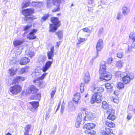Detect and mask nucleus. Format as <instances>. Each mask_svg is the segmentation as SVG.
Masks as SVG:
<instances>
[{
    "label": "nucleus",
    "mask_w": 135,
    "mask_h": 135,
    "mask_svg": "<svg viewBox=\"0 0 135 135\" xmlns=\"http://www.w3.org/2000/svg\"><path fill=\"white\" fill-rule=\"evenodd\" d=\"M29 56L31 58L33 57L34 55V53L33 52H30L29 54Z\"/></svg>",
    "instance_id": "nucleus-51"
},
{
    "label": "nucleus",
    "mask_w": 135,
    "mask_h": 135,
    "mask_svg": "<svg viewBox=\"0 0 135 135\" xmlns=\"http://www.w3.org/2000/svg\"><path fill=\"white\" fill-rule=\"evenodd\" d=\"M108 114L107 118L112 121H114L117 118L115 114V111L114 109H109L107 111Z\"/></svg>",
    "instance_id": "nucleus-10"
},
{
    "label": "nucleus",
    "mask_w": 135,
    "mask_h": 135,
    "mask_svg": "<svg viewBox=\"0 0 135 135\" xmlns=\"http://www.w3.org/2000/svg\"><path fill=\"white\" fill-rule=\"evenodd\" d=\"M31 126V124L27 125L25 128V132L24 135H29L28 134Z\"/></svg>",
    "instance_id": "nucleus-23"
},
{
    "label": "nucleus",
    "mask_w": 135,
    "mask_h": 135,
    "mask_svg": "<svg viewBox=\"0 0 135 135\" xmlns=\"http://www.w3.org/2000/svg\"><path fill=\"white\" fill-rule=\"evenodd\" d=\"M83 30L85 32H90V30L88 27H85L83 28Z\"/></svg>",
    "instance_id": "nucleus-46"
},
{
    "label": "nucleus",
    "mask_w": 135,
    "mask_h": 135,
    "mask_svg": "<svg viewBox=\"0 0 135 135\" xmlns=\"http://www.w3.org/2000/svg\"><path fill=\"white\" fill-rule=\"evenodd\" d=\"M129 37L133 41H135V34L133 32L131 33L130 34Z\"/></svg>",
    "instance_id": "nucleus-33"
},
{
    "label": "nucleus",
    "mask_w": 135,
    "mask_h": 135,
    "mask_svg": "<svg viewBox=\"0 0 135 135\" xmlns=\"http://www.w3.org/2000/svg\"><path fill=\"white\" fill-rule=\"evenodd\" d=\"M47 74V73H46L43 74L41 76L38 78V79L40 80H42L46 76Z\"/></svg>",
    "instance_id": "nucleus-42"
},
{
    "label": "nucleus",
    "mask_w": 135,
    "mask_h": 135,
    "mask_svg": "<svg viewBox=\"0 0 135 135\" xmlns=\"http://www.w3.org/2000/svg\"><path fill=\"white\" fill-rule=\"evenodd\" d=\"M73 6V4H72L71 5V6Z\"/></svg>",
    "instance_id": "nucleus-64"
},
{
    "label": "nucleus",
    "mask_w": 135,
    "mask_h": 135,
    "mask_svg": "<svg viewBox=\"0 0 135 135\" xmlns=\"http://www.w3.org/2000/svg\"><path fill=\"white\" fill-rule=\"evenodd\" d=\"M28 68V67L26 66L22 68L21 69L20 71V74H22L26 72L27 71V70Z\"/></svg>",
    "instance_id": "nucleus-29"
},
{
    "label": "nucleus",
    "mask_w": 135,
    "mask_h": 135,
    "mask_svg": "<svg viewBox=\"0 0 135 135\" xmlns=\"http://www.w3.org/2000/svg\"><path fill=\"white\" fill-rule=\"evenodd\" d=\"M38 30L36 29H33L31 30L27 35V37L30 40H34L37 37L35 35L36 33Z\"/></svg>",
    "instance_id": "nucleus-11"
},
{
    "label": "nucleus",
    "mask_w": 135,
    "mask_h": 135,
    "mask_svg": "<svg viewBox=\"0 0 135 135\" xmlns=\"http://www.w3.org/2000/svg\"><path fill=\"white\" fill-rule=\"evenodd\" d=\"M59 39H61L63 37L62 33L61 31H59L56 33Z\"/></svg>",
    "instance_id": "nucleus-31"
},
{
    "label": "nucleus",
    "mask_w": 135,
    "mask_h": 135,
    "mask_svg": "<svg viewBox=\"0 0 135 135\" xmlns=\"http://www.w3.org/2000/svg\"><path fill=\"white\" fill-rule=\"evenodd\" d=\"M133 111L134 112H135V108L133 109Z\"/></svg>",
    "instance_id": "nucleus-63"
},
{
    "label": "nucleus",
    "mask_w": 135,
    "mask_h": 135,
    "mask_svg": "<svg viewBox=\"0 0 135 135\" xmlns=\"http://www.w3.org/2000/svg\"><path fill=\"white\" fill-rule=\"evenodd\" d=\"M82 114L81 113H78V115L77 117L76 120L81 121L82 117Z\"/></svg>",
    "instance_id": "nucleus-36"
},
{
    "label": "nucleus",
    "mask_w": 135,
    "mask_h": 135,
    "mask_svg": "<svg viewBox=\"0 0 135 135\" xmlns=\"http://www.w3.org/2000/svg\"><path fill=\"white\" fill-rule=\"evenodd\" d=\"M60 43L61 41H60L56 42V45L55 46L56 47V48L59 47L60 45Z\"/></svg>",
    "instance_id": "nucleus-48"
},
{
    "label": "nucleus",
    "mask_w": 135,
    "mask_h": 135,
    "mask_svg": "<svg viewBox=\"0 0 135 135\" xmlns=\"http://www.w3.org/2000/svg\"><path fill=\"white\" fill-rule=\"evenodd\" d=\"M85 41V39L84 38H79V39L78 40V42L76 44L77 46L78 47H79L80 46L79 45L80 43L83 42Z\"/></svg>",
    "instance_id": "nucleus-35"
},
{
    "label": "nucleus",
    "mask_w": 135,
    "mask_h": 135,
    "mask_svg": "<svg viewBox=\"0 0 135 135\" xmlns=\"http://www.w3.org/2000/svg\"><path fill=\"white\" fill-rule=\"evenodd\" d=\"M32 25H27L24 27L23 30L26 31V32H25L26 33L28 32V31L32 27Z\"/></svg>",
    "instance_id": "nucleus-30"
},
{
    "label": "nucleus",
    "mask_w": 135,
    "mask_h": 135,
    "mask_svg": "<svg viewBox=\"0 0 135 135\" xmlns=\"http://www.w3.org/2000/svg\"><path fill=\"white\" fill-rule=\"evenodd\" d=\"M96 126L95 124L92 123H88L84 125L83 129H85L84 133L87 135H95L96 134V132L92 129L94 128Z\"/></svg>",
    "instance_id": "nucleus-7"
},
{
    "label": "nucleus",
    "mask_w": 135,
    "mask_h": 135,
    "mask_svg": "<svg viewBox=\"0 0 135 135\" xmlns=\"http://www.w3.org/2000/svg\"><path fill=\"white\" fill-rule=\"evenodd\" d=\"M54 55V47L52 46L50 49V51H48L47 52V56L48 59L53 60V59Z\"/></svg>",
    "instance_id": "nucleus-12"
},
{
    "label": "nucleus",
    "mask_w": 135,
    "mask_h": 135,
    "mask_svg": "<svg viewBox=\"0 0 135 135\" xmlns=\"http://www.w3.org/2000/svg\"><path fill=\"white\" fill-rule=\"evenodd\" d=\"M122 16V14L121 13H119L118 14L117 16V18L118 20H120Z\"/></svg>",
    "instance_id": "nucleus-49"
},
{
    "label": "nucleus",
    "mask_w": 135,
    "mask_h": 135,
    "mask_svg": "<svg viewBox=\"0 0 135 135\" xmlns=\"http://www.w3.org/2000/svg\"><path fill=\"white\" fill-rule=\"evenodd\" d=\"M88 119L89 120H91L95 117V114L93 113H89L87 115H86Z\"/></svg>",
    "instance_id": "nucleus-26"
},
{
    "label": "nucleus",
    "mask_w": 135,
    "mask_h": 135,
    "mask_svg": "<svg viewBox=\"0 0 135 135\" xmlns=\"http://www.w3.org/2000/svg\"><path fill=\"white\" fill-rule=\"evenodd\" d=\"M81 98V95L79 93H76L74 95L73 98V102L75 104H78Z\"/></svg>",
    "instance_id": "nucleus-17"
},
{
    "label": "nucleus",
    "mask_w": 135,
    "mask_h": 135,
    "mask_svg": "<svg viewBox=\"0 0 135 135\" xmlns=\"http://www.w3.org/2000/svg\"><path fill=\"white\" fill-rule=\"evenodd\" d=\"M23 42L24 41L23 40H16L14 41L13 45L15 47L17 46L22 45Z\"/></svg>",
    "instance_id": "nucleus-21"
},
{
    "label": "nucleus",
    "mask_w": 135,
    "mask_h": 135,
    "mask_svg": "<svg viewBox=\"0 0 135 135\" xmlns=\"http://www.w3.org/2000/svg\"><path fill=\"white\" fill-rule=\"evenodd\" d=\"M39 80H40L38 79V78L37 79H35L33 80V83H36L37 81Z\"/></svg>",
    "instance_id": "nucleus-55"
},
{
    "label": "nucleus",
    "mask_w": 135,
    "mask_h": 135,
    "mask_svg": "<svg viewBox=\"0 0 135 135\" xmlns=\"http://www.w3.org/2000/svg\"><path fill=\"white\" fill-rule=\"evenodd\" d=\"M132 117V115L130 114H129L127 116V118L128 119H131Z\"/></svg>",
    "instance_id": "nucleus-50"
},
{
    "label": "nucleus",
    "mask_w": 135,
    "mask_h": 135,
    "mask_svg": "<svg viewBox=\"0 0 135 135\" xmlns=\"http://www.w3.org/2000/svg\"><path fill=\"white\" fill-rule=\"evenodd\" d=\"M81 122L76 120L75 124V126L76 127H78L79 126Z\"/></svg>",
    "instance_id": "nucleus-45"
},
{
    "label": "nucleus",
    "mask_w": 135,
    "mask_h": 135,
    "mask_svg": "<svg viewBox=\"0 0 135 135\" xmlns=\"http://www.w3.org/2000/svg\"><path fill=\"white\" fill-rule=\"evenodd\" d=\"M115 44L114 43H113L112 44V46L113 47V46H114Z\"/></svg>",
    "instance_id": "nucleus-60"
},
{
    "label": "nucleus",
    "mask_w": 135,
    "mask_h": 135,
    "mask_svg": "<svg viewBox=\"0 0 135 135\" xmlns=\"http://www.w3.org/2000/svg\"><path fill=\"white\" fill-rule=\"evenodd\" d=\"M42 83V82H40V85L39 86H40L41 84Z\"/></svg>",
    "instance_id": "nucleus-62"
},
{
    "label": "nucleus",
    "mask_w": 135,
    "mask_h": 135,
    "mask_svg": "<svg viewBox=\"0 0 135 135\" xmlns=\"http://www.w3.org/2000/svg\"><path fill=\"white\" fill-rule=\"evenodd\" d=\"M17 70V69H16L15 70L13 68H11L9 70V71H10V74L11 76H13L15 75Z\"/></svg>",
    "instance_id": "nucleus-27"
},
{
    "label": "nucleus",
    "mask_w": 135,
    "mask_h": 135,
    "mask_svg": "<svg viewBox=\"0 0 135 135\" xmlns=\"http://www.w3.org/2000/svg\"><path fill=\"white\" fill-rule=\"evenodd\" d=\"M109 105L107 102L105 101L102 102L101 107L104 109H106L109 108Z\"/></svg>",
    "instance_id": "nucleus-24"
},
{
    "label": "nucleus",
    "mask_w": 135,
    "mask_h": 135,
    "mask_svg": "<svg viewBox=\"0 0 135 135\" xmlns=\"http://www.w3.org/2000/svg\"><path fill=\"white\" fill-rule=\"evenodd\" d=\"M117 57L119 58H121L123 56V53L122 51H120L117 53Z\"/></svg>",
    "instance_id": "nucleus-38"
},
{
    "label": "nucleus",
    "mask_w": 135,
    "mask_h": 135,
    "mask_svg": "<svg viewBox=\"0 0 135 135\" xmlns=\"http://www.w3.org/2000/svg\"><path fill=\"white\" fill-rule=\"evenodd\" d=\"M114 93L116 96L118 95L119 94L118 91L117 90H115L114 91Z\"/></svg>",
    "instance_id": "nucleus-54"
},
{
    "label": "nucleus",
    "mask_w": 135,
    "mask_h": 135,
    "mask_svg": "<svg viewBox=\"0 0 135 135\" xmlns=\"http://www.w3.org/2000/svg\"><path fill=\"white\" fill-rule=\"evenodd\" d=\"M105 88L109 90L110 91L113 90V87L112 85L109 83H107L105 84Z\"/></svg>",
    "instance_id": "nucleus-28"
},
{
    "label": "nucleus",
    "mask_w": 135,
    "mask_h": 135,
    "mask_svg": "<svg viewBox=\"0 0 135 135\" xmlns=\"http://www.w3.org/2000/svg\"><path fill=\"white\" fill-rule=\"evenodd\" d=\"M50 17V15L49 13L44 15L41 17V22H44L46 20Z\"/></svg>",
    "instance_id": "nucleus-25"
},
{
    "label": "nucleus",
    "mask_w": 135,
    "mask_h": 135,
    "mask_svg": "<svg viewBox=\"0 0 135 135\" xmlns=\"http://www.w3.org/2000/svg\"><path fill=\"white\" fill-rule=\"evenodd\" d=\"M47 74V73H46L43 74L41 76L38 78V79L40 80H42L46 76Z\"/></svg>",
    "instance_id": "nucleus-41"
},
{
    "label": "nucleus",
    "mask_w": 135,
    "mask_h": 135,
    "mask_svg": "<svg viewBox=\"0 0 135 135\" xmlns=\"http://www.w3.org/2000/svg\"><path fill=\"white\" fill-rule=\"evenodd\" d=\"M61 13H57L56 14V15L57 16H60L61 15Z\"/></svg>",
    "instance_id": "nucleus-58"
},
{
    "label": "nucleus",
    "mask_w": 135,
    "mask_h": 135,
    "mask_svg": "<svg viewBox=\"0 0 135 135\" xmlns=\"http://www.w3.org/2000/svg\"><path fill=\"white\" fill-rule=\"evenodd\" d=\"M50 21L52 24H49V31L50 32H55L57 28L61 25V21L58 18L56 17H52L50 19Z\"/></svg>",
    "instance_id": "nucleus-6"
},
{
    "label": "nucleus",
    "mask_w": 135,
    "mask_h": 135,
    "mask_svg": "<svg viewBox=\"0 0 135 135\" xmlns=\"http://www.w3.org/2000/svg\"><path fill=\"white\" fill-rule=\"evenodd\" d=\"M128 11V9L126 7H124L123 8L122 12L124 13H126Z\"/></svg>",
    "instance_id": "nucleus-43"
},
{
    "label": "nucleus",
    "mask_w": 135,
    "mask_h": 135,
    "mask_svg": "<svg viewBox=\"0 0 135 135\" xmlns=\"http://www.w3.org/2000/svg\"><path fill=\"white\" fill-rule=\"evenodd\" d=\"M112 99L114 103H117L119 102V100L117 97L116 98L112 97Z\"/></svg>",
    "instance_id": "nucleus-44"
},
{
    "label": "nucleus",
    "mask_w": 135,
    "mask_h": 135,
    "mask_svg": "<svg viewBox=\"0 0 135 135\" xmlns=\"http://www.w3.org/2000/svg\"><path fill=\"white\" fill-rule=\"evenodd\" d=\"M22 87L19 84H15L11 86L9 89V91L13 95H17L22 90Z\"/></svg>",
    "instance_id": "nucleus-9"
},
{
    "label": "nucleus",
    "mask_w": 135,
    "mask_h": 135,
    "mask_svg": "<svg viewBox=\"0 0 135 135\" xmlns=\"http://www.w3.org/2000/svg\"><path fill=\"white\" fill-rule=\"evenodd\" d=\"M38 3V2H32V4H33V3Z\"/></svg>",
    "instance_id": "nucleus-59"
},
{
    "label": "nucleus",
    "mask_w": 135,
    "mask_h": 135,
    "mask_svg": "<svg viewBox=\"0 0 135 135\" xmlns=\"http://www.w3.org/2000/svg\"><path fill=\"white\" fill-rule=\"evenodd\" d=\"M49 114L47 113L46 114V118L45 119H47L48 118H49Z\"/></svg>",
    "instance_id": "nucleus-56"
},
{
    "label": "nucleus",
    "mask_w": 135,
    "mask_h": 135,
    "mask_svg": "<svg viewBox=\"0 0 135 135\" xmlns=\"http://www.w3.org/2000/svg\"><path fill=\"white\" fill-rule=\"evenodd\" d=\"M99 73L100 75L99 79L101 81H107L112 78V75L110 73L106 71L105 64L100 65Z\"/></svg>",
    "instance_id": "nucleus-3"
},
{
    "label": "nucleus",
    "mask_w": 135,
    "mask_h": 135,
    "mask_svg": "<svg viewBox=\"0 0 135 135\" xmlns=\"http://www.w3.org/2000/svg\"><path fill=\"white\" fill-rule=\"evenodd\" d=\"M61 0H48L47 1V6L50 7L52 5L55 6L56 8H55L52 10L53 13L59 11L60 10V4Z\"/></svg>",
    "instance_id": "nucleus-8"
},
{
    "label": "nucleus",
    "mask_w": 135,
    "mask_h": 135,
    "mask_svg": "<svg viewBox=\"0 0 135 135\" xmlns=\"http://www.w3.org/2000/svg\"><path fill=\"white\" fill-rule=\"evenodd\" d=\"M30 4V3L29 2H27L23 4V6L22 7V8H24L27 7H28Z\"/></svg>",
    "instance_id": "nucleus-37"
},
{
    "label": "nucleus",
    "mask_w": 135,
    "mask_h": 135,
    "mask_svg": "<svg viewBox=\"0 0 135 135\" xmlns=\"http://www.w3.org/2000/svg\"><path fill=\"white\" fill-rule=\"evenodd\" d=\"M104 123L106 126L110 128H114L115 127L114 123L109 120H105L104 122Z\"/></svg>",
    "instance_id": "nucleus-18"
},
{
    "label": "nucleus",
    "mask_w": 135,
    "mask_h": 135,
    "mask_svg": "<svg viewBox=\"0 0 135 135\" xmlns=\"http://www.w3.org/2000/svg\"><path fill=\"white\" fill-rule=\"evenodd\" d=\"M103 43V41L102 39H99L98 40L96 46V48L97 53L100 51L102 49V45Z\"/></svg>",
    "instance_id": "nucleus-16"
},
{
    "label": "nucleus",
    "mask_w": 135,
    "mask_h": 135,
    "mask_svg": "<svg viewBox=\"0 0 135 135\" xmlns=\"http://www.w3.org/2000/svg\"><path fill=\"white\" fill-rule=\"evenodd\" d=\"M29 104H31L34 109L37 110L39 106V102L38 101H34L30 102Z\"/></svg>",
    "instance_id": "nucleus-19"
},
{
    "label": "nucleus",
    "mask_w": 135,
    "mask_h": 135,
    "mask_svg": "<svg viewBox=\"0 0 135 135\" xmlns=\"http://www.w3.org/2000/svg\"><path fill=\"white\" fill-rule=\"evenodd\" d=\"M61 104V101H60L57 107L56 110V111H57V110H58L59 109L60 107V105Z\"/></svg>",
    "instance_id": "nucleus-53"
},
{
    "label": "nucleus",
    "mask_w": 135,
    "mask_h": 135,
    "mask_svg": "<svg viewBox=\"0 0 135 135\" xmlns=\"http://www.w3.org/2000/svg\"><path fill=\"white\" fill-rule=\"evenodd\" d=\"M84 84L83 83H81V84L80 88V91L81 93H82L84 91Z\"/></svg>",
    "instance_id": "nucleus-40"
},
{
    "label": "nucleus",
    "mask_w": 135,
    "mask_h": 135,
    "mask_svg": "<svg viewBox=\"0 0 135 135\" xmlns=\"http://www.w3.org/2000/svg\"><path fill=\"white\" fill-rule=\"evenodd\" d=\"M116 66L119 68H121L123 66V62L121 61H117L116 63Z\"/></svg>",
    "instance_id": "nucleus-34"
},
{
    "label": "nucleus",
    "mask_w": 135,
    "mask_h": 135,
    "mask_svg": "<svg viewBox=\"0 0 135 135\" xmlns=\"http://www.w3.org/2000/svg\"><path fill=\"white\" fill-rule=\"evenodd\" d=\"M34 12V10L33 9L27 8L22 10L21 13L25 17L24 19L26 21L29 22H32L34 20L36 19L34 16H30Z\"/></svg>",
    "instance_id": "nucleus-5"
},
{
    "label": "nucleus",
    "mask_w": 135,
    "mask_h": 135,
    "mask_svg": "<svg viewBox=\"0 0 135 135\" xmlns=\"http://www.w3.org/2000/svg\"><path fill=\"white\" fill-rule=\"evenodd\" d=\"M113 58L112 57H110L108 59L107 62V64H111L113 61Z\"/></svg>",
    "instance_id": "nucleus-39"
},
{
    "label": "nucleus",
    "mask_w": 135,
    "mask_h": 135,
    "mask_svg": "<svg viewBox=\"0 0 135 135\" xmlns=\"http://www.w3.org/2000/svg\"><path fill=\"white\" fill-rule=\"evenodd\" d=\"M64 109V105H62L61 106V113H62Z\"/></svg>",
    "instance_id": "nucleus-52"
},
{
    "label": "nucleus",
    "mask_w": 135,
    "mask_h": 135,
    "mask_svg": "<svg viewBox=\"0 0 135 135\" xmlns=\"http://www.w3.org/2000/svg\"><path fill=\"white\" fill-rule=\"evenodd\" d=\"M30 61V59L26 57H23L21 58L19 61L20 64L21 65H25L28 64Z\"/></svg>",
    "instance_id": "nucleus-13"
},
{
    "label": "nucleus",
    "mask_w": 135,
    "mask_h": 135,
    "mask_svg": "<svg viewBox=\"0 0 135 135\" xmlns=\"http://www.w3.org/2000/svg\"><path fill=\"white\" fill-rule=\"evenodd\" d=\"M39 89L34 85L29 86L26 89L25 93L26 95L32 94L31 97V100H40L41 98V94L40 93H38Z\"/></svg>",
    "instance_id": "nucleus-2"
},
{
    "label": "nucleus",
    "mask_w": 135,
    "mask_h": 135,
    "mask_svg": "<svg viewBox=\"0 0 135 135\" xmlns=\"http://www.w3.org/2000/svg\"><path fill=\"white\" fill-rule=\"evenodd\" d=\"M93 91V93L91 95L90 99V103L93 104L95 103H100L103 99L102 93L104 91V89L102 86L94 88Z\"/></svg>",
    "instance_id": "nucleus-1"
},
{
    "label": "nucleus",
    "mask_w": 135,
    "mask_h": 135,
    "mask_svg": "<svg viewBox=\"0 0 135 135\" xmlns=\"http://www.w3.org/2000/svg\"><path fill=\"white\" fill-rule=\"evenodd\" d=\"M124 83L119 82L117 83V87L118 88L121 89L124 88Z\"/></svg>",
    "instance_id": "nucleus-32"
},
{
    "label": "nucleus",
    "mask_w": 135,
    "mask_h": 135,
    "mask_svg": "<svg viewBox=\"0 0 135 135\" xmlns=\"http://www.w3.org/2000/svg\"><path fill=\"white\" fill-rule=\"evenodd\" d=\"M56 90H52L51 93V98H52L53 97H54V95L55 94L56 92Z\"/></svg>",
    "instance_id": "nucleus-47"
},
{
    "label": "nucleus",
    "mask_w": 135,
    "mask_h": 135,
    "mask_svg": "<svg viewBox=\"0 0 135 135\" xmlns=\"http://www.w3.org/2000/svg\"><path fill=\"white\" fill-rule=\"evenodd\" d=\"M115 75L121 77L122 81L125 84L129 83L131 80H132L134 78V76H131L126 71L122 73L119 71H117L115 73Z\"/></svg>",
    "instance_id": "nucleus-4"
},
{
    "label": "nucleus",
    "mask_w": 135,
    "mask_h": 135,
    "mask_svg": "<svg viewBox=\"0 0 135 135\" xmlns=\"http://www.w3.org/2000/svg\"><path fill=\"white\" fill-rule=\"evenodd\" d=\"M25 80V77L21 76H17L13 80L12 84H13L18 83L21 81H22Z\"/></svg>",
    "instance_id": "nucleus-14"
},
{
    "label": "nucleus",
    "mask_w": 135,
    "mask_h": 135,
    "mask_svg": "<svg viewBox=\"0 0 135 135\" xmlns=\"http://www.w3.org/2000/svg\"><path fill=\"white\" fill-rule=\"evenodd\" d=\"M6 135H12L9 132H8L6 134Z\"/></svg>",
    "instance_id": "nucleus-57"
},
{
    "label": "nucleus",
    "mask_w": 135,
    "mask_h": 135,
    "mask_svg": "<svg viewBox=\"0 0 135 135\" xmlns=\"http://www.w3.org/2000/svg\"><path fill=\"white\" fill-rule=\"evenodd\" d=\"M90 80V75L88 72L85 73L83 81L85 83H88Z\"/></svg>",
    "instance_id": "nucleus-20"
},
{
    "label": "nucleus",
    "mask_w": 135,
    "mask_h": 135,
    "mask_svg": "<svg viewBox=\"0 0 135 135\" xmlns=\"http://www.w3.org/2000/svg\"><path fill=\"white\" fill-rule=\"evenodd\" d=\"M88 95V94H87L85 96V98H86L87 97V96Z\"/></svg>",
    "instance_id": "nucleus-61"
},
{
    "label": "nucleus",
    "mask_w": 135,
    "mask_h": 135,
    "mask_svg": "<svg viewBox=\"0 0 135 135\" xmlns=\"http://www.w3.org/2000/svg\"><path fill=\"white\" fill-rule=\"evenodd\" d=\"M53 61H48L45 63V65L42 69L43 72L46 71L51 67V64L53 63Z\"/></svg>",
    "instance_id": "nucleus-15"
},
{
    "label": "nucleus",
    "mask_w": 135,
    "mask_h": 135,
    "mask_svg": "<svg viewBox=\"0 0 135 135\" xmlns=\"http://www.w3.org/2000/svg\"><path fill=\"white\" fill-rule=\"evenodd\" d=\"M104 133L105 134L109 135L112 134L113 132L112 130L110 128L105 127V130L104 131Z\"/></svg>",
    "instance_id": "nucleus-22"
}]
</instances>
